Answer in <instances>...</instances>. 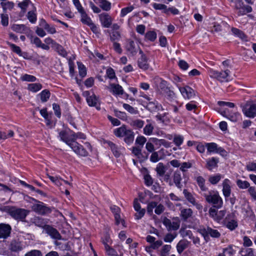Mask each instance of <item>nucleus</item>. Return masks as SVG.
Returning <instances> with one entry per match:
<instances>
[{
    "label": "nucleus",
    "instance_id": "nucleus-57",
    "mask_svg": "<svg viewBox=\"0 0 256 256\" xmlns=\"http://www.w3.org/2000/svg\"><path fill=\"white\" fill-rule=\"evenodd\" d=\"M146 142V139L144 136H138L136 140V144L140 145L138 146L143 147L144 144Z\"/></svg>",
    "mask_w": 256,
    "mask_h": 256
},
{
    "label": "nucleus",
    "instance_id": "nucleus-19",
    "mask_svg": "<svg viewBox=\"0 0 256 256\" xmlns=\"http://www.w3.org/2000/svg\"><path fill=\"white\" fill-rule=\"evenodd\" d=\"M86 102L90 106H95L97 109H100V102L94 94H92L86 98Z\"/></svg>",
    "mask_w": 256,
    "mask_h": 256
},
{
    "label": "nucleus",
    "instance_id": "nucleus-31",
    "mask_svg": "<svg viewBox=\"0 0 256 256\" xmlns=\"http://www.w3.org/2000/svg\"><path fill=\"white\" fill-rule=\"evenodd\" d=\"M10 249L12 252H18L22 249L20 243L16 240H12L11 242Z\"/></svg>",
    "mask_w": 256,
    "mask_h": 256
},
{
    "label": "nucleus",
    "instance_id": "nucleus-53",
    "mask_svg": "<svg viewBox=\"0 0 256 256\" xmlns=\"http://www.w3.org/2000/svg\"><path fill=\"white\" fill-rule=\"evenodd\" d=\"M106 253L109 256H114L115 254H117L118 252L116 251L114 248H112L110 246H106V247L104 248Z\"/></svg>",
    "mask_w": 256,
    "mask_h": 256
},
{
    "label": "nucleus",
    "instance_id": "nucleus-9",
    "mask_svg": "<svg viewBox=\"0 0 256 256\" xmlns=\"http://www.w3.org/2000/svg\"><path fill=\"white\" fill-rule=\"evenodd\" d=\"M178 88L184 98L191 99L196 95L194 90L188 86L178 87Z\"/></svg>",
    "mask_w": 256,
    "mask_h": 256
},
{
    "label": "nucleus",
    "instance_id": "nucleus-56",
    "mask_svg": "<svg viewBox=\"0 0 256 256\" xmlns=\"http://www.w3.org/2000/svg\"><path fill=\"white\" fill-rule=\"evenodd\" d=\"M8 44L10 47L13 52L20 54L22 52L20 46H16L14 44H12L10 42H7Z\"/></svg>",
    "mask_w": 256,
    "mask_h": 256
},
{
    "label": "nucleus",
    "instance_id": "nucleus-15",
    "mask_svg": "<svg viewBox=\"0 0 256 256\" xmlns=\"http://www.w3.org/2000/svg\"><path fill=\"white\" fill-rule=\"evenodd\" d=\"M146 108L150 112H156L160 110H162V105L158 102L154 100L152 102H150L147 103Z\"/></svg>",
    "mask_w": 256,
    "mask_h": 256
},
{
    "label": "nucleus",
    "instance_id": "nucleus-54",
    "mask_svg": "<svg viewBox=\"0 0 256 256\" xmlns=\"http://www.w3.org/2000/svg\"><path fill=\"white\" fill-rule=\"evenodd\" d=\"M44 23V28L47 30V32L50 34H55L56 31L54 27V26H50L48 24H47L45 20L43 21Z\"/></svg>",
    "mask_w": 256,
    "mask_h": 256
},
{
    "label": "nucleus",
    "instance_id": "nucleus-22",
    "mask_svg": "<svg viewBox=\"0 0 256 256\" xmlns=\"http://www.w3.org/2000/svg\"><path fill=\"white\" fill-rule=\"evenodd\" d=\"M104 10L108 11L111 8V4L106 0H94Z\"/></svg>",
    "mask_w": 256,
    "mask_h": 256
},
{
    "label": "nucleus",
    "instance_id": "nucleus-16",
    "mask_svg": "<svg viewBox=\"0 0 256 256\" xmlns=\"http://www.w3.org/2000/svg\"><path fill=\"white\" fill-rule=\"evenodd\" d=\"M230 184V180L226 178L222 182V193L226 198H228L231 194Z\"/></svg>",
    "mask_w": 256,
    "mask_h": 256
},
{
    "label": "nucleus",
    "instance_id": "nucleus-4",
    "mask_svg": "<svg viewBox=\"0 0 256 256\" xmlns=\"http://www.w3.org/2000/svg\"><path fill=\"white\" fill-rule=\"evenodd\" d=\"M230 72L226 70L224 71L218 72L217 70H210L209 74L210 76L214 78H216L220 82L228 81V77Z\"/></svg>",
    "mask_w": 256,
    "mask_h": 256
},
{
    "label": "nucleus",
    "instance_id": "nucleus-29",
    "mask_svg": "<svg viewBox=\"0 0 256 256\" xmlns=\"http://www.w3.org/2000/svg\"><path fill=\"white\" fill-rule=\"evenodd\" d=\"M12 30L19 33H22L25 30L28 32L29 29L24 24H13L12 26Z\"/></svg>",
    "mask_w": 256,
    "mask_h": 256
},
{
    "label": "nucleus",
    "instance_id": "nucleus-61",
    "mask_svg": "<svg viewBox=\"0 0 256 256\" xmlns=\"http://www.w3.org/2000/svg\"><path fill=\"white\" fill-rule=\"evenodd\" d=\"M52 108L56 116L58 118H60L61 116V112L60 106L57 104L54 103L52 104Z\"/></svg>",
    "mask_w": 256,
    "mask_h": 256
},
{
    "label": "nucleus",
    "instance_id": "nucleus-24",
    "mask_svg": "<svg viewBox=\"0 0 256 256\" xmlns=\"http://www.w3.org/2000/svg\"><path fill=\"white\" fill-rule=\"evenodd\" d=\"M32 222L37 226L43 228L44 230V229L45 226H47L46 224V220L39 216H36L34 218L32 219Z\"/></svg>",
    "mask_w": 256,
    "mask_h": 256
},
{
    "label": "nucleus",
    "instance_id": "nucleus-37",
    "mask_svg": "<svg viewBox=\"0 0 256 256\" xmlns=\"http://www.w3.org/2000/svg\"><path fill=\"white\" fill-rule=\"evenodd\" d=\"M231 30L232 34L235 36H236L242 40L246 38V36L241 30L235 28H232Z\"/></svg>",
    "mask_w": 256,
    "mask_h": 256
},
{
    "label": "nucleus",
    "instance_id": "nucleus-43",
    "mask_svg": "<svg viewBox=\"0 0 256 256\" xmlns=\"http://www.w3.org/2000/svg\"><path fill=\"white\" fill-rule=\"evenodd\" d=\"M158 204V202H150L148 204L146 210L148 214L151 216L153 214V210L154 208H156V206Z\"/></svg>",
    "mask_w": 256,
    "mask_h": 256
},
{
    "label": "nucleus",
    "instance_id": "nucleus-7",
    "mask_svg": "<svg viewBox=\"0 0 256 256\" xmlns=\"http://www.w3.org/2000/svg\"><path fill=\"white\" fill-rule=\"evenodd\" d=\"M12 227L8 224H0V239H6L10 236Z\"/></svg>",
    "mask_w": 256,
    "mask_h": 256
},
{
    "label": "nucleus",
    "instance_id": "nucleus-11",
    "mask_svg": "<svg viewBox=\"0 0 256 256\" xmlns=\"http://www.w3.org/2000/svg\"><path fill=\"white\" fill-rule=\"evenodd\" d=\"M44 230L52 238L57 240H60L62 238V236L57 230L49 225L45 226Z\"/></svg>",
    "mask_w": 256,
    "mask_h": 256
},
{
    "label": "nucleus",
    "instance_id": "nucleus-27",
    "mask_svg": "<svg viewBox=\"0 0 256 256\" xmlns=\"http://www.w3.org/2000/svg\"><path fill=\"white\" fill-rule=\"evenodd\" d=\"M189 242L186 240H180L176 245V250L178 254H181L188 246Z\"/></svg>",
    "mask_w": 256,
    "mask_h": 256
},
{
    "label": "nucleus",
    "instance_id": "nucleus-23",
    "mask_svg": "<svg viewBox=\"0 0 256 256\" xmlns=\"http://www.w3.org/2000/svg\"><path fill=\"white\" fill-rule=\"evenodd\" d=\"M182 180V178L180 172H174L173 175V181L176 186L180 189L182 187V184L181 183Z\"/></svg>",
    "mask_w": 256,
    "mask_h": 256
},
{
    "label": "nucleus",
    "instance_id": "nucleus-32",
    "mask_svg": "<svg viewBox=\"0 0 256 256\" xmlns=\"http://www.w3.org/2000/svg\"><path fill=\"white\" fill-rule=\"evenodd\" d=\"M128 129L125 126H122L114 130V134L117 137H122Z\"/></svg>",
    "mask_w": 256,
    "mask_h": 256
},
{
    "label": "nucleus",
    "instance_id": "nucleus-34",
    "mask_svg": "<svg viewBox=\"0 0 256 256\" xmlns=\"http://www.w3.org/2000/svg\"><path fill=\"white\" fill-rule=\"evenodd\" d=\"M52 48L57 52L60 55L64 57L67 56V52L64 48L57 42Z\"/></svg>",
    "mask_w": 256,
    "mask_h": 256
},
{
    "label": "nucleus",
    "instance_id": "nucleus-42",
    "mask_svg": "<svg viewBox=\"0 0 256 256\" xmlns=\"http://www.w3.org/2000/svg\"><path fill=\"white\" fill-rule=\"evenodd\" d=\"M206 146L207 148V150L208 152H215L216 153L218 149V145L214 142L206 143Z\"/></svg>",
    "mask_w": 256,
    "mask_h": 256
},
{
    "label": "nucleus",
    "instance_id": "nucleus-62",
    "mask_svg": "<svg viewBox=\"0 0 256 256\" xmlns=\"http://www.w3.org/2000/svg\"><path fill=\"white\" fill-rule=\"evenodd\" d=\"M136 213L134 216L136 220H140L141 219L145 214L146 210L144 208H140V210H136Z\"/></svg>",
    "mask_w": 256,
    "mask_h": 256
},
{
    "label": "nucleus",
    "instance_id": "nucleus-2",
    "mask_svg": "<svg viewBox=\"0 0 256 256\" xmlns=\"http://www.w3.org/2000/svg\"><path fill=\"white\" fill-rule=\"evenodd\" d=\"M30 211L21 208L14 206L9 207L8 210V214L14 220L18 221L24 222Z\"/></svg>",
    "mask_w": 256,
    "mask_h": 256
},
{
    "label": "nucleus",
    "instance_id": "nucleus-13",
    "mask_svg": "<svg viewBox=\"0 0 256 256\" xmlns=\"http://www.w3.org/2000/svg\"><path fill=\"white\" fill-rule=\"evenodd\" d=\"M58 136L61 140L64 142L69 146H70L72 142L74 141L72 140V134H70L68 132L65 130L60 131L59 132Z\"/></svg>",
    "mask_w": 256,
    "mask_h": 256
},
{
    "label": "nucleus",
    "instance_id": "nucleus-6",
    "mask_svg": "<svg viewBox=\"0 0 256 256\" xmlns=\"http://www.w3.org/2000/svg\"><path fill=\"white\" fill-rule=\"evenodd\" d=\"M77 154L82 156H86L88 153L86 150L81 144L76 141L72 142L70 146Z\"/></svg>",
    "mask_w": 256,
    "mask_h": 256
},
{
    "label": "nucleus",
    "instance_id": "nucleus-25",
    "mask_svg": "<svg viewBox=\"0 0 256 256\" xmlns=\"http://www.w3.org/2000/svg\"><path fill=\"white\" fill-rule=\"evenodd\" d=\"M126 50L132 55H135L137 52V48L136 47V44L132 40H128L126 45Z\"/></svg>",
    "mask_w": 256,
    "mask_h": 256
},
{
    "label": "nucleus",
    "instance_id": "nucleus-58",
    "mask_svg": "<svg viewBox=\"0 0 256 256\" xmlns=\"http://www.w3.org/2000/svg\"><path fill=\"white\" fill-rule=\"evenodd\" d=\"M114 112L115 116L116 117H118L122 120H125L126 119L127 116H126V112L119 111L117 110H114Z\"/></svg>",
    "mask_w": 256,
    "mask_h": 256
},
{
    "label": "nucleus",
    "instance_id": "nucleus-33",
    "mask_svg": "<svg viewBox=\"0 0 256 256\" xmlns=\"http://www.w3.org/2000/svg\"><path fill=\"white\" fill-rule=\"evenodd\" d=\"M222 178V176L220 174L210 176L208 178L209 182L212 184H217Z\"/></svg>",
    "mask_w": 256,
    "mask_h": 256
},
{
    "label": "nucleus",
    "instance_id": "nucleus-41",
    "mask_svg": "<svg viewBox=\"0 0 256 256\" xmlns=\"http://www.w3.org/2000/svg\"><path fill=\"white\" fill-rule=\"evenodd\" d=\"M144 123V121L137 119L132 120L130 122V125L134 128H141L143 127Z\"/></svg>",
    "mask_w": 256,
    "mask_h": 256
},
{
    "label": "nucleus",
    "instance_id": "nucleus-38",
    "mask_svg": "<svg viewBox=\"0 0 256 256\" xmlns=\"http://www.w3.org/2000/svg\"><path fill=\"white\" fill-rule=\"evenodd\" d=\"M42 88V86L40 84L33 83L30 84L28 85V89L34 92H37Z\"/></svg>",
    "mask_w": 256,
    "mask_h": 256
},
{
    "label": "nucleus",
    "instance_id": "nucleus-40",
    "mask_svg": "<svg viewBox=\"0 0 256 256\" xmlns=\"http://www.w3.org/2000/svg\"><path fill=\"white\" fill-rule=\"evenodd\" d=\"M50 92L48 90H42L40 94V100L42 102H46L49 99L50 97Z\"/></svg>",
    "mask_w": 256,
    "mask_h": 256
},
{
    "label": "nucleus",
    "instance_id": "nucleus-12",
    "mask_svg": "<svg viewBox=\"0 0 256 256\" xmlns=\"http://www.w3.org/2000/svg\"><path fill=\"white\" fill-rule=\"evenodd\" d=\"M242 110L246 116L254 118L256 116V104L247 105Z\"/></svg>",
    "mask_w": 256,
    "mask_h": 256
},
{
    "label": "nucleus",
    "instance_id": "nucleus-55",
    "mask_svg": "<svg viewBox=\"0 0 256 256\" xmlns=\"http://www.w3.org/2000/svg\"><path fill=\"white\" fill-rule=\"evenodd\" d=\"M153 8L156 10H163L164 12L166 14L167 12V6L165 4L154 3L153 4Z\"/></svg>",
    "mask_w": 256,
    "mask_h": 256
},
{
    "label": "nucleus",
    "instance_id": "nucleus-51",
    "mask_svg": "<svg viewBox=\"0 0 256 256\" xmlns=\"http://www.w3.org/2000/svg\"><path fill=\"white\" fill-rule=\"evenodd\" d=\"M146 38L151 42H154L156 38V34L154 31L148 32L146 34Z\"/></svg>",
    "mask_w": 256,
    "mask_h": 256
},
{
    "label": "nucleus",
    "instance_id": "nucleus-3",
    "mask_svg": "<svg viewBox=\"0 0 256 256\" xmlns=\"http://www.w3.org/2000/svg\"><path fill=\"white\" fill-rule=\"evenodd\" d=\"M204 196L208 202L212 204L216 208L222 207L223 204L222 200L218 192L211 190L208 192V194H204Z\"/></svg>",
    "mask_w": 256,
    "mask_h": 256
},
{
    "label": "nucleus",
    "instance_id": "nucleus-47",
    "mask_svg": "<svg viewBox=\"0 0 256 256\" xmlns=\"http://www.w3.org/2000/svg\"><path fill=\"white\" fill-rule=\"evenodd\" d=\"M208 234L210 236L214 238H218L220 236V234L216 230H214L210 227H208Z\"/></svg>",
    "mask_w": 256,
    "mask_h": 256
},
{
    "label": "nucleus",
    "instance_id": "nucleus-8",
    "mask_svg": "<svg viewBox=\"0 0 256 256\" xmlns=\"http://www.w3.org/2000/svg\"><path fill=\"white\" fill-rule=\"evenodd\" d=\"M183 194L184 197L189 202L192 204L193 206H194L198 210H202V206L196 202L194 197L192 193L188 192L187 190L184 189L183 190Z\"/></svg>",
    "mask_w": 256,
    "mask_h": 256
},
{
    "label": "nucleus",
    "instance_id": "nucleus-59",
    "mask_svg": "<svg viewBox=\"0 0 256 256\" xmlns=\"http://www.w3.org/2000/svg\"><path fill=\"white\" fill-rule=\"evenodd\" d=\"M134 8L132 6L122 8L120 12L121 17H124L126 16L128 13L131 12Z\"/></svg>",
    "mask_w": 256,
    "mask_h": 256
},
{
    "label": "nucleus",
    "instance_id": "nucleus-28",
    "mask_svg": "<svg viewBox=\"0 0 256 256\" xmlns=\"http://www.w3.org/2000/svg\"><path fill=\"white\" fill-rule=\"evenodd\" d=\"M124 136H125L124 141L127 144H130L133 142L134 140V134L132 130L128 129Z\"/></svg>",
    "mask_w": 256,
    "mask_h": 256
},
{
    "label": "nucleus",
    "instance_id": "nucleus-18",
    "mask_svg": "<svg viewBox=\"0 0 256 256\" xmlns=\"http://www.w3.org/2000/svg\"><path fill=\"white\" fill-rule=\"evenodd\" d=\"M105 142L108 144L114 155L116 158H118L120 156L122 152L120 148L110 141H106Z\"/></svg>",
    "mask_w": 256,
    "mask_h": 256
},
{
    "label": "nucleus",
    "instance_id": "nucleus-5",
    "mask_svg": "<svg viewBox=\"0 0 256 256\" xmlns=\"http://www.w3.org/2000/svg\"><path fill=\"white\" fill-rule=\"evenodd\" d=\"M226 226L230 230H234L238 226V223L233 213L228 214L224 220Z\"/></svg>",
    "mask_w": 256,
    "mask_h": 256
},
{
    "label": "nucleus",
    "instance_id": "nucleus-48",
    "mask_svg": "<svg viewBox=\"0 0 256 256\" xmlns=\"http://www.w3.org/2000/svg\"><path fill=\"white\" fill-rule=\"evenodd\" d=\"M78 68L79 70V74L82 78L86 76V70L85 66L82 63L78 62Z\"/></svg>",
    "mask_w": 256,
    "mask_h": 256
},
{
    "label": "nucleus",
    "instance_id": "nucleus-36",
    "mask_svg": "<svg viewBox=\"0 0 256 256\" xmlns=\"http://www.w3.org/2000/svg\"><path fill=\"white\" fill-rule=\"evenodd\" d=\"M110 40L111 42H115L120 40L121 35L118 31L112 30L110 33Z\"/></svg>",
    "mask_w": 256,
    "mask_h": 256
},
{
    "label": "nucleus",
    "instance_id": "nucleus-1",
    "mask_svg": "<svg viewBox=\"0 0 256 256\" xmlns=\"http://www.w3.org/2000/svg\"><path fill=\"white\" fill-rule=\"evenodd\" d=\"M30 203L32 204L31 209L32 211L42 216L49 214L52 212V208L47 206L44 202L39 201L34 198H30Z\"/></svg>",
    "mask_w": 256,
    "mask_h": 256
},
{
    "label": "nucleus",
    "instance_id": "nucleus-45",
    "mask_svg": "<svg viewBox=\"0 0 256 256\" xmlns=\"http://www.w3.org/2000/svg\"><path fill=\"white\" fill-rule=\"evenodd\" d=\"M184 140L183 136L178 134L174 135L173 142L176 146H180L182 144Z\"/></svg>",
    "mask_w": 256,
    "mask_h": 256
},
{
    "label": "nucleus",
    "instance_id": "nucleus-20",
    "mask_svg": "<svg viewBox=\"0 0 256 256\" xmlns=\"http://www.w3.org/2000/svg\"><path fill=\"white\" fill-rule=\"evenodd\" d=\"M108 88L114 94H122L124 92L122 88L118 84H111Z\"/></svg>",
    "mask_w": 256,
    "mask_h": 256
},
{
    "label": "nucleus",
    "instance_id": "nucleus-39",
    "mask_svg": "<svg viewBox=\"0 0 256 256\" xmlns=\"http://www.w3.org/2000/svg\"><path fill=\"white\" fill-rule=\"evenodd\" d=\"M156 171L159 176H163L166 172V168L164 164L162 162L158 163L156 168Z\"/></svg>",
    "mask_w": 256,
    "mask_h": 256
},
{
    "label": "nucleus",
    "instance_id": "nucleus-49",
    "mask_svg": "<svg viewBox=\"0 0 256 256\" xmlns=\"http://www.w3.org/2000/svg\"><path fill=\"white\" fill-rule=\"evenodd\" d=\"M153 130V126L151 124H148L144 128V133L146 135L150 136L152 134Z\"/></svg>",
    "mask_w": 256,
    "mask_h": 256
},
{
    "label": "nucleus",
    "instance_id": "nucleus-46",
    "mask_svg": "<svg viewBox=\"0 0 256 256\" xmlns=\"http://www.w3.org/2000/svg\"><path fill=\"white\" fill-rule=\"evenodd\" d=\"M150 140L153 142H154L156 144H158L159 146L162 145L166 148L169 146V142L164 140H158L156 138H151Z\"/></svg>",
    "mask_w": 256,
    "mask_h": 256
},
{
    "label": "nucleus",
    "instance_id": "nucleus-52",
    "mask_svg": "<svg viewBox=\"0 0 256 256\" xmlns=\"http://www.w3.org/2000/svg\"><path fill=\"white\" fill-rule=\"evenodd\" d=\"M238 186L242 189H244L250 186V184L247 181H242L240 180H238L236 181Z\"/></svg>",
    "mask_w": 256,
    "mask_h": 256
},
{
    "label": "nucleus",
    "instance_id": "nucleus-35",
    "mask_svg": "<svg viewBox=\"0 0 256 256\" xmlns=\"http://www.w3.org/2000/svg\"><path fill=\"white\" fill-rule=\"evenodd\" d=\"M81 16V22L84 24L88 26L92 22L91 18L88 16L85 11H83L80 13Z\"/></svg>",
    "mask_w": 256,
    "mask_h": 256
},
{
    "label": "nucleus",
    "instance_id": "nucleus-60",
    "mask_svg": "<svg viewBox=\"0 0 256 256\" xmlns=\"http://www.w3.org/2000/svg\"><path fill=\"white\" fill-rule=\"evenodd\" d=\"M21 79L23 81L27 82H34L36 80V78L33 76L25 74L21 77Z\"/></svg>",
    "mask_w": 256,
    "mask_h": 256
},
{
    "label": "nucleus",
    "instance_id": "nucleus-17",
    "mask_svg": "<svg viewBox=\"0 0 256 256\" xmlns=\"http://www.w3.org/2000/svg\"><path fill=\"white\" fill-rule=\"evenodd\" d=\"M222 114L233 122H237L240 118V114L238 112L230 113L228 110H224Z\"/></svg>",
    "mask_w": 256,
    "mask_h": 256
},
{
    "label": "nucleus",
    "instance_id": "nucleus-63",
    "mask_svg": "<svg viewBox=\"0 0 256 256\" xmlns=\"http://www.w3.org/2000/svg\"><path fill=\"white\" fill-rule=\"evenodd\" d=\"M142 148L140 146H134L132 148V153L138 158H140L142 154Z\"/></svg>",
    "mask_w": 256,
    "mask_h": 256
},
{
    "label": "nucleus",
    "instance_id": "nucleus-10",
    "mask_svg": "<svg viewBox=\"0 0 256 256\" xmlns=\"http://www.w3.org/2000/svg\"><path fill=\"white\" fill-rule=\"evenodd\" d=\"M99 18L104 28H109L112 24V18L107 13L104 12L99 14Z\"/></svg>",
    "mask_w": 256,
    "mask_h": 256
},
{
    "label": "nucleus",
    "instance_id": "nucleus-44",
    "mask_svg": "<svg viewBox=\"0 0 256 256\" xmlns=\"http://www.w3.org/2000/svg\"><path fill=\"white\" fill-rule=\"evenodd\" d=\"M123 107L126 110L131 114H136L138 113V111L136 108L128 104H124Z\"/></svg>",
    "mask_w": 256,
    "mask_h": 256
},
{
    "label": "nucleus",
    "instance_id": "nucleus-21",
    "mask_svg": "<svg viewBox=\"0 0 256 256\" xmlns=\"http://www.w3.org/2000/svg\"><path fill=\"white\" fill-rule=\"evenodd\" d=\"M193 212L192 209L190 208H181L180 216L182 220L186 222L188 220L191 218L192 216Z\"/></svg>",
    "mask_w": 256,
    "mask_h": 256
},
{
    "label": "nucleus",
    "instance_id": "nucleus-14",
    "mask_svg": "<svg viewBox=\"0 0 256 256\" xmlns=\"http://www.w3.org/2000/svg\"><path fill=\"white\" fill-rule=\"evenodd\" d=\"M138 67L144 70H148L150 67V65L148 62V58L146 55H142L138 58Z\"/></svg>",
    "mask_w": 256,
    "mask_h": 256
},
{
    "label": "nucleus",
    "instance_id": "nucleus-50",
    "mask_svg": "<svg viewBox=\"0 0 256 256\" xmlns=\"http://www.w3.org/2000/svg\"><path fill=\"white\" fill-rule=\"evenodd\" d=\"M0 5L2 6L4 12H6L7 9H12L14 8V4L11 2H2Z\"/></svg>",
    "mask_w": 256,
    "mask_h": 256
},
{
    "label": "nucleus",
    "instance_id": "nucleus-26",
    "mask_svg": "<svg viewBox=\"0 0 256 256\" xmlns=\"http://www.w3.org/2000/svg\"><path fill=\"white\" fill-rule=\"evenodd\" d=\"M218 160L213 157L207 160L206 166L208 170H212L213 168L218 167Z\"/></svg>",
    "mask_w": 256,
    "mask_h": 256
},
{
    "label": "nucleus",
    "instance_id": "nucleus-64",
    "mask_svg": "<svg viewBox=\"0 0 256 256\" xmlns=\"http://www.w3.org/2000/svg\"><path fill=\"white\" fill-rule=\"evenodd\" d=\"M42 252L39 250H32L26 254L24 256H42Z\"/></svg>",
    "mask_w": 256,
    "mask_h": 256
},
{
    "label": "nucleus",
    "instance_id": "nucleus-30",
    "mask_svg": "<svg viewBox=\"0 0 256 256\" xmlns=\"http://www.w3.org/2000/svg\"><path fill=\"white\" fill-rule=\"evenodd\" d=\"M196 180L202 191L206 192L208 190V188L205 186L206 180L202 176H197L196 178Z\"/></svg>",
    "mask_w": 256,
    "mask_h": 256
}]
</instances>
